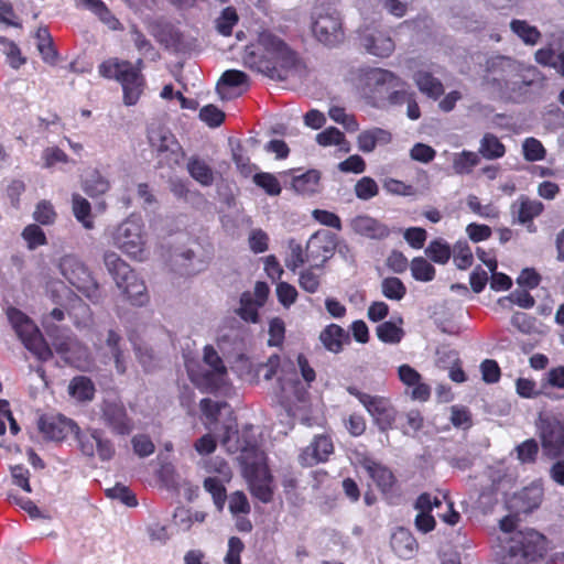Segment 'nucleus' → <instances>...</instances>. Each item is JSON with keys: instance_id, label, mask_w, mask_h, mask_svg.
<instances>
[{"instance_id": "nucleus-1", "label": "nucleus", "mask_w": 564, "mask_h": 564, "mask_svg": "<svg viewBox=\"0 0 564 564\" xmlns=\"http://www.w3.org/2000/svg\"><path fill=\"white\" fill-rule=\"evenodd\" d=\"M221 444L228 453H239L243 475L248 480L251 494L260 501L268 503L273 496L272 476L262 451L253 441L241 440L235 419L224 425Z\"/></svg>"}, {"instance_id": "nucleus-2", "label": "nucleus", "mask_w": 564, "mask_h": 564, "mask_svg": "<svg viewBox=\"0 0 564 564\" xmlns=\"http://www.w3.org/2000/svg\"><path fill=\"white\" fill-rule=\"evenodd\" d=\"M243 63L270 78L283 80L296 67L299 56L282 39L263 31L259 34L257 45L246 47Z\"/></svg>"}, {"instance_id": "nucleus-3", "label": "nucleus", "mask_w": 564, "mask_h": 564, "mask_svg": "<svg viewBox=\"0 0 564 564\" xmlns=\"http://www.w3.org/2000/svg\"><path fill=\"white\" fill-rule=\"evenodd\" d=\"M264 379L270 380L278 376L282 392L286 398L291 395L302 401L307 393V388L315 381L316 373L307 358L299 354L296 360L285 358L281 361L279 355H272L267 364Z\"/></svg>"}, {"instance_id": "nucleus-4", "label": "nucleus", "mask_w": 564, "mask_h": 564, "mask_svg": "<svg viewBox=\"0 0 564 564\" xmlns=\"http://www.w3.org/2000/svg\"><path fill=\"white\" fill-rule=\"evenodd\" d=\"M532 83L519 76L518 65L512 58L494 56L487 59L485 84L500 98L522 102Z\"/></svg>"}, {"instance_id": "nucleus-5", "label": "nucleus", "mask_w": 564, "mask_h": 564, "mask_svg": "<svg viewBox=\"0 0 564 564\" xmlns=\"http://www.w3.org/2000/svg\"><path fill=\"white\" fill-rule=\"evenodd\" d=\"M546 538L534 529L499 536L497 557L500 564H531L546 551Z\"/></svg>"}, {"instance_id": "nucleus-6", "label": "nucleus", "mask_w": 564, "mask_h": 564, "mask_svg": "<svg viewBox=\"0 0 564 564\" xmlns=\"http://www.w3.org/2000/svg\"><path fill=\"white\" fill-rule=\"evenodd\" d=\"M100 76L107 79H116L122 86L123 100L127 106H133L140 99L144 87V78L139 67L129 61L116 57L104 61L98 66Z\"/></svg>"}, {"instance_id": "nucleus-7", "label": "nucleus", "mask_w": 564, "mask_h": 564, "mask_svg": "<svg viewBox=\"0 0 564 564\" xmlns=\"http://www.w3.org/2000/svg\"><path fill=\"white\" fill-rule=\"evenodd\" d=\"M104 262L113 278L117 286L122 291L131 304L142 306L149 301L147 286L130 265L116 252L107 251L104 254Z\"/></svg>"}, {"instance_id": "nucleus-8", "label": "nucleus", "mask_w": 564, "mask_h": 564, "mask_svg": "<svg viewBox=\"0 0 564 564\" xmlns=\"http://www.w3.org/2000/svg\"><path fill=\"white\" fill-rule=\"evenodd\" d=\"M205 371H196L191 361H186L187 373L192 382L202 391L215 393L228 389V370L217 350L207 345L204 348Z\"/></svg>"}, {"instance_id": "nucleus-9", "label": "nucleus", "mask_w": 564, "mask_h": 564, "mask_svg": "<svg viewBox=\"0 0 564 564\" xmlns=\"http://www.w3.org/2000/svg\"><path fill=\"white\" fill-rule=\"evenodd\" d=\"M437 509V517L445 523L455 525L459 522L460 514L454 509V502L449 500L447 492H438L435 496L422 494L415 501V509L419 513L415 518V527L423 533L431 532L435 528V519L430 513Z\"/></svg>"}, {"instance_id": "nucleus-10", "label": "nucleus", "mask_w": 564, "mask_h": 564, "mask_svg": "<svg viewBox=\"0 0 564 564\" xmlns=\"http://www.w3.org/2000/svg\"><path fill=\"white\" fill-rule=\"evenodd\" d=\"M7 316L15 334L29 351L41 361L52 358V349L29 316L15 307L8 308Z\"/></svg>"}, {"instance_id": "nucleus-11", "label": "nucleus", "mask_w": 564, "mask_h": 564, "mask_svg": "<svg viewBox=\"0 0 564 564\" xmlns=\"http://www.w3.org/2000/svg\"><path fill=\"white\" fill-rule=\"evenodd\" d=\"M113 246L130 258L143 260L147 239L140 217L131 216L122 221L112 232Z\"/></svg>"}, {"instance_id": "nucleus-12", "label": "nucleus", "mask_w": 564, "mask_h": 564, "mask_svg": "<svg viewBox=\"0 0 564 564\" xmlns=\"http://www.w3.org/2000/svg\"><path fill=\"white\" fill-rule=\"evenodd\" d=\"M63 276L91 302L100 299V289L88 268L73 254L64 256L59 261Z\"/></svg>"}, {"instance_id": "nucleus-13", "label": "nucleus", "mask_w": 564, "mask_h": 564, "mask_svg": "<svg viewBox=\"0 0 564 564\" xmlns=\"http://www.w3.org/2000/svg\"><path fill=\"white\" fill-rule=\"evenodd\" d=\"M312 31L318 42L334 46L343 41L341 18L336 10L317 7L312 14Z\"/></svg>"}, {"instance_id": "nucleus-14", "label": "nucleus", "mask_w": 564, "mask_h": 564, "mask_svg": "<svg viewBox=\"0 0 564 564\" xmlns=\"http://www.w3.org/2000/svg\"><path fill=\"white\" fill-rule=\"evenodd\" d=\"M347 392L358 399L381 431L391 429L397 412L387 398L365 393L354 386L347 387Z\"/></svg>"}, {"instance_id": "nucleus-15", "label": "nucleus", "mask_w": 564, "mask_h": 564, "mask_svg": "<svg viewBox=\"0 0 564 564\" xmlns=\"http://www.w3.org/2000/svg\"><path fill=\"white\" fill-rule=\"evenodd\" d=\"M538 429L544 454L551 458L564 455V420L555 415L541 414Z\"/></svg>"}, {"instance_id": "nucleus-16", "label": "nucleus", "mask_w": 564, "mask_h": 564, "mask_svg": "<svg viewBox=\"0 0 564 564\" xmlns=\"http://www.w3.org/2000/svg\"><path fill=\"white\" fill-rule=\"evenodd\" d=\"M101 420L116 435H129L134 430V422L121 401L105 400L101 404Z\"/></svg>"}, {"instance_id": "nucleus-17", "label": "nucleus", "mask_w": 564, "mask_h": 564, "mask_svg": "<svg viewBox=\"0 0 564 564\" xmlns=\"http://www.w3.org/2000/svg\"><path fill=\"white\" fill-rule=\"evenodd\" d=\"M360 45L371 55L388 57L394 51V42L390 35L377 26H365L358 32Z\"/></svg>"}, {"instance_id": "nucleus-18", "label": "nucleus", "mask_w": 564, "mask_h": 564, "mask_svg": "<svg viewBox=\"0 0 564 564\" xmlns=\"http://www.w3.org/2000/svg\"><path fill=\"white\" fill-rule=\"evenodd\" d=\"M53 345L56 352L59 354L67 364L82 370L89 369L91 365L90 354L76 338L72 336L56 338Z\"/></svg>"}, {"instance_id": "nucleus-19", "label": "nucleus", "mask_w": 564, "mask_h": 564, "mask_svg": "<svg viewBox=\"0 0 564 564\" xmlns=\"http://www.w3.org/2000/svg\"><path fill=\"white\" fill-rule=\"evenodd\" d=\"M337 245V237L335 234L327 230H318L311 236L306 243L307 257L312 259L315 267H323V264L333 257Z\"/></svg>"}, {"instance_id": "nucleus-20", "label": "nucleus", "mask_w": 564, "mask_h": 564, "mask_svg": "<svg viewBox=\"0 0 564 564\" xmlns=\"http://www.w3.org/2000/svg\"><path fill=\"white\" fill-rule=\"evenodd\" d=\"M39 430L48 440L63 441L77 430V425L64 415L47 414L40 417Z\"/></svg>"}, {"instance_id": "nucleus-21", "label": "nucleus", "mask_w": 564, "mask_h": 564, "mask_svg": "<svg viewBox=\"0 0 564 564\" xmlns=\"http://www.w3.org/2000/svg\"><path fill=\"white\" fill-rule=\"evenodd\" d=\"M350 227L355 234L370 239H383L390 234L384 224L368 215H359L352 218Z\"/></svg>"}, {"instance_id": "nucleus-22", "label": "nucleus", "mask_w": 564, "mask_h": 564, "mask_svg": "<svg viewBox=\"0 0 564 564\" xmlns=\"http://www.w3.org/2000/svg\"><path fill=\"white\" fill-rule=\"evenodd\" d=\"M362 467L383 494L392 490L395 484V477L388 467L371 458H365L362 460Z\"/></svg>"}, {"instance_id": "nucleus-23", "label": "nucleus", "mask_w": 564, "mask_h": 564, "mask_svg": "<svg viewBox=\"0 0 564 564\" xmlns=\"http://www.w3.org/2000/svg\"><path fill=\"white\" fill-rule=\"evenodd\" d=\"M319 340L326 350L339 354L350 343V336L339 325L329 324L321 332Z\"/></svg>"}, {"instance_id": "nucleus-24", "label": "nucleus", "mask_w": 564, "mask_h": 564, "mask_svg": "<svg viewBox=\"0 0 564 564\" xmlns=\"http://www.w3.org/2000/svg\"><path fill=\"white\" fill-rule=\"evenodd\" d=\"M544 210V205L536 199L528 196H520L512 205V214L517 216L518 221L523 225H532L535 217Z\"/></svg>"}, {"instance_id": "nucleus-25", "label": "nucleus", "mask_w": 564, "mask_h": 564, "mask_svg": "<svg viewBox=\"0 0 564 564\" xmlns=\"http://www.w3.org/2000/svg\"><path fill=\"white\" fill-rule=\"evenodd\" d=\"M334 446L329 437L317 436L314 442L301 455V459L305 465H314L319 462L327 460L333 453Z\"/></svg>"}, {"instance_id": "nucleus-26", "label": "nucleus", "mask_w": 564, "mask_h": 564, "mask_svg": "<svg viewBox=\"0 0 564 564\" xmlns=\"http://www.w3.org/2000/svg\"><path fill=\"white\" fill-rule=\"evenodd\" d=\"M391 546L399 557L409 560L414 556L417 542L410 531L401 528L392 534Z\"/></svg>"}, {"instance_id": "nucleus-27", "label": "nucleus", "mask_w": 564, "mask_h": 564, "mask_svg": "<svg viewBox=\"0 0 564 564\" xmlns=\"http://www.w3.org/2000/svg\"><path fill=\"white\" fill-rule=\"evenodd\" d=\"M392 135L388 130L381 128H372L362 131L357 139L358 148L365 153L372 152L377 145H386L390 143Z\"/></svg>"}, {"instance_id": "nucleus-28", "label": "nucleus", "mask_w": 564, "mask_h": 564, "mask_svg": "<svg viewBox=\"0 0 564 564\" xmlns=\"http://www.w3.org/2000/svg\"><path fill=\"white\" fill-rule=\"evenodd\" d=\"M543 499V489L540 485H531L521 490L514 501L520 512L529 513L536 509Z\"/></svg>"}, {"instance_id": "nucleus-29", "label": "nucleus", "mask_w": 564, "mask_h": 564, "mask_svg": "<svg viewBox=\"0 0 564 564\" xmlns=\"http://www.w3.org/2000/svg\"><path fill=\"white\" fill-rule=\"evenodd\" d=\"M292 186L299 194L312 196L322 191L321 173L317 170H310L301 175L294 176Z\"/></svg>"}, {"instance_id": "nucleus-30", "label": "nucleus", "mask_w": 564, "mask_h": 564, "mask_svg": "<svg viewBox=\"0 0 564 564\" xmlns=\"http://www.w3.org/2000/svg\"><path fill=\"white\" fill-rule=\"evenodd\" d=\"M188 174L202 186H210L214 183V171L210 165L198 156H193L187 162Z\"/></svg>"}, {"instance_id": "nucleus-31", "label": "nucleus", "mask_w": 564, "mask_h": 564, "mask_svg": "<svg viewBox=\"0 0 564 564\" xmlns=\"http://www.w3.org/2000/svg\"><path fill=\"white\" fill-rule=\"evenodd\" d=\"M413 78L420 91L430 98L438 99L443 95V84L431 73L419 70L415 73Z\"/></svg>"}, {"instance_id": "nucleus-32", "label": "nucleus", "mask_w": 564, "mask_h": 564, "mask_svg": "<svg viewBox=\"0 0 564 564\" xmlns=\"http://www.w3.org/2000/svg\"><path fill=\"white\" fill-rule=\"evenodd\" d=\"M148 138L151 147L159 152H175V150L180 149L174 135L164 128L151 129Z\"/></svg>"}, {"instance_id": "nucleus-33", "label": "nucleus", "mask_w": 564, "mask_h": 564, "mask_svg": "<svg viewBox=\"0 0 564 564\" xmlns=\"http://www.w3.org/2000/svg\"><path fill=\"white\" fill-rule=\"evenodd\" d=\"M68 393L77 401H90L95 395V386L89 378L77 376L69 382Z\"/></svg>"}, {"instance_id": "nucleus-34", "label": "nucleus", "mask_w": 564, "mask_h": 564, "mask_svg": "<svg viewBox=\"0 0 564 564\" xmlns=\"http://www.w3.org/2000/svg\"><path fill=\"white\" fill-rule=\"evenodd\" d=\"M365 82L369 87H381L384 85L399 86L401 79L390 70L382 68H369L365 73Z\"/></svg>"}, {"instance_id": "nucleus-35", "label": "nucleus", "mask_w": 564, "mask_h": 564, "mask_svg": "<svg viewBox=\"0 0 564 564\" xmlns=\"http://www.w3.org/2000/svg\"><path fill=\"white\" fill-rule=\"evenodd\" d=\"M36 46L43 58L47 64H55L57 59V52L54 47L50 31L47 28H39L35 34Z\"/></svg>"}, {"instance_id": "nucleus-36", "label": "nucleus", "mask_w": 564, "mask_h": 564, "mask_svg": "<svg viewBox=\"0 0 564 564\" xmlns=\"http://www.w3.org/2000/svg\"><path fill=\"white\" fill-rule=\"evenodd\" d=\"M399 324L392 321H387L379 324L376 328L378 338L386 344H399L404 337L402 328V318L398 319Z\"/></svg>"}, {"instance_id": "nucleus-37", "label": "nucleus", "mask_w": 564, "mask_h": 564, "mask_svg": "<svg viewBox=\"0 0 564 564\" xmlns=\"http://www.w3.org/2000/svg\"><path fill=\"white\" fill-rule=\"evenodd\" d=\"M248 85V76L246 73L237 69L226 70L217 84V90L225 96L229 89H236Z\"/></svg>"}, {"instance_id": "nucleus-38", "label": "nucleus", "mask_w": 564, "mask_h": 564, "mask_svg": "<svg viewBox=\"0 0 564 564\" xmlns=\"http://www.w3.org/2000/svg\"><path fill=\"white\" fill-rule=\"evenodd\" d=\"M479 153L487 160H496L505 155L506 147L495 134L486 133L480 141Z\"/></svg>"}, {"instance_id": "nucleus-39", "label": "nucleus", "mask_w": 564, "mask_h": 564, "mask_svg": "<svg viewBox=\"0 0 564 564\" xmlns=\"http://www.w3.org/2000/svg\"><path fill=\"white\" fill-rule=\"evenodd\" d=\"M453 170L456 174H469L480 162L479 155L471 151H462L453 154Z\"/></svg>"}, {"instance_id": "nucleus-40", "label": "nucleus", "mask_w": 564, "mask_h": 564, "mask_svg": "<svg viewBox=\"0 0 564 564\" xmlns=\"http://www.w3.org/2000/svg\"><path fill=\"white\" fill-rule=\"evenodd\" d=\"M316 141L322 147L338 145L341 151H349V143L344 133L335 127H329L316 135Z\"/></svg>"}, {"instance_id": "nucleus-41", "label": "nucleus", "mask_w": 564, "mask_h": 564, "mask_svg": "<svg viewBox=\"0 0 564 564\" xmlns=\"http://www.w3.org/2000/svg\"><path fill=\"white\" fill-rule=\"evenodd\" d=\"M229 481L218 477H207L204 480V488L212 495L214 503L219 511L224 509L226 502L225 484Z\"/></svg>"}, {"instance_id": "nucleus-42", "label": "nucleus", "mask_w": 564, "mask_h": 564, "mask_svg": "<svg viewBox=\"0 0 564 564\" xmlns=\"http://www.w3.org/2000/svg\"><path fill=\"white\" fill-rule=\"evenodd\" d=\"M535 59L539 64L552 67L560 75L564 76V51L555 54L550 47L540 48L535 53Z\"/></svg>"}, {"instance_id": "nucleus-43", "label": "nucleus", "mask_w": 564, "mask_h": 564, "mask_svg": "<svg viewBox=\"0 0 564 564\" xmlns=\"http://www.w3.org/2000/svg\"><path fill=\"white\" fill-rule=\"evenodd\" d=\"M205 513L204 512H192L185 508H177L173 514L174 525L177 527L180 531H188L191 530L194 522H204Z\"/></svg>"}, {"instance_id": "nucleus-44", "label": "nucleus", "mask_w": 564, "mask_h": 564, "mask_svg": "<svg viewBox=\"0 0 564 564\" xmlns=\"http://www.w3.org/2000/svg\"><path fill=\"white\" fill-rule=\"evenodd\" d=\"M99 431L98 429H90L86 431H79V427L77 426V430H75L76 438L79 445V448L82 453L88 457H93L96 455V446H97V440L99 437Z\"/></svg>"}, {"instance_id": "nucleus-45", "label": "nucleus", "mask_w": 564, "mask_h": 564, "mask_svg": "<svg viewBox=\"0 0 564 564\" xmlns=\"http://www.w3.org/2000/svg\"><path fill=\"white\" fill-rule=\"evenodd\" d=\"M510 28L528 45H535L541 37L540 31L523 20H512Z\"/></svg>"}, {"instance_id": "nucleus-46", "label": "nucleus", "mask_w": 564, "mask_h": 564, "mask_svg": "<svg viewBox=\"0 0 564 564\" xmlns=\"http://www.w3.org/2000/svg\"><path fill=\"white\" fill-rule=\"evenodd\" d=\"M426 256L434 262L445 264L448 262L452 250L451 246L441 238L434 239L425 249Z\"/></svg>"}, {"instance_id": "nucleus-47", "label": "nucleus", "mask_w": 564, "mask_h": 564, "mask_svg": "<svg viewBox=\"0 0 564 564\" xmlns=\"http://www.w3.org/2000/svg\"><path fill=\"white\" fill-rule=\"evenodd\" d=\"M323 267H315L313 263L310 268L304 269L299 274V284L302 290L307 293H316L321 286L322 274L317 273L316 270H321Z\"/></svg>"}, {"instance_id": "nucleus-48", "label": "nucleus", "mask_w": 564, "mask_h": 564, "mask_svg": "<svg viewBox=\"0 0 564 564\" xmlns=\"http://www.w3.org/2000/svg\"><path fill=\"white\" fill-rule=\"evenodd\" d=\"M261 305L253 300L250 292H243L240 297V307L237 310L238 315L246 322L257 323L259 318L258 311Z\"/></svg>"}, {"instance_id": "nucleus-49", "label": "nucleus", "mask_w": 564, "mask_h": 564, "mask_svg": "<svg viewBox=\"0 0 564 564\" xmlns=\"http://www.w3.org/2000/svg\"><path fill=\"white\" fill-rule=\"evenodd\" d=\"M453 259L459 270H466L474 263V254L467 241H458L453 248Z\"/></svg>"}, {"instance_id": "nucleus-50", "label": "nucleus", "mask_w": 564, "mask_h": 564, "mask_svg": "<svg viewBox=\"0 0 564 564\" xmlns=\"http://www.w3.org/2000/svg\"><path fill=\"white\" fill-rule=\"evenodd\" d=\"M412 276L422 282H430L435 276V268L422 257H416L411 262Z\"/></svg>"}, {"instance_id": "nucleus-51", "label": "nucleus", "mask_w": 564, "mask_h": 564, "mask_svg": "<svg viewBox=\"0 0 564 564\" xmlns=\"http://www.w3.org/2000/svg\"><path fill=\"white\" fill-rule=\"evenodd\" d=\"M73 212L76 219L80 221L86 229H91L94 227V223L90 217L91 207L87 199L79 195H74Z\"/></svg>"}, {"instance_id": "nucleus-52", "label": "nucleus", "mask_w": 564, "mask_h": 564, "mask_svg": "<svg viewBox=\"0 0 564 564\" xmlns=\"http://www.w3.org/2000/svg\"><path fill=\"white\" fill-rule=\"evenodd\" d=\"M84 188L90 196H98L105 194L110 188V183L98 171H94L85 180Z\"/></svg>"}, {"instance_id": "nucleus-53", "label": "nucleus", "mask_w": 564, "mask_h": 564, "mask_svg": "<svg viewBox=\"0 0 564 564\" xmlns=\"http://www.w3.org/2000/svg\"><path fill=\"white\" fill-rule=\"evenodd\" d=\"M382 294L389 299L394 301H400L404 297L406 293V288L404 283L395 276H390L383 279L381 283Z\"/></svg>"}, {"instance_id": "nucleus-54", "label": "nucleus", "mask_w": 564, "mask_h": 564, "mask_svg": "<svg viewBox=\"0 0 564 564\" xmlns=\"http://www.w3.org/2000/svg\"><path fill=\"white\" fill-rule=\"evenodd\" d=\"M238 20L239 18L234 7L225 8L216 21L217 31L225 36L231 35L232 29L238 23Z\"/></svg>"}, {"instance_id": "nucleus-55", "label": "nucleus", "mask_w": 564, "mask_h": 564, "mask_svg": "<svg viewBox=\"0 0 564 564\" xmlns=\"http://www.w3.org/2000/svg\"><path fill=\"white\" fill-rule=\"evenodd\" d=\"M522 151L524 159L529 162L542 161L546 156V150L542 142L533 137L523 141Z\"/></svg>"}, {"instance_id": "nucleus-56", "label": "nucleus", "mask_w": 564, "mask_h": 564, "mask_svg": "<svg viewBox=\"0 0 564 564\" xmlns=\"http://www.w3.org/2000/svg\"><path fill=\"white\" fill-rule=\"evenodd\" d=\"M468 208L479 217L495 219L499 216L498 208L492 204L482 205L476 195H468L466 199Z\"/></svg>"}, {"instance_id": "nucleus-57", "label": "nucleus", "mask_w": 564, "mask_h": 564, "mask_svg": "<svg viewBox=\"0 0 564 564\" xmlns=\"http://www.w3.org/2000/svg\"><path fill=\"white\" fill-rule=\"evenodd\" d=\"M306 262H312V259L307 257V248L305 250L300 243L294 241L290 242V256L285 260V265L289 270L295 272L300 267Z\"/></svg>"}, {"instance_id": "nucleus-58", "label": "nucleus", "mask_w": 564, "mask_h": 564, "mask_svg": "<svg viewBox=\"0 0 564 564\" xmlns=\"http://www.w3.org/2000/svg\"><path fill=\"white\" fill-rule=\"evenodd\" d=\"M203 467L206 473L215 474V477L223 478L224 480L231 479V468L228 463L220 457L204 460Z\"/></svg>"}, {"instance_id": "nucleus-59", "label": "nucleus", "mask_w": 564, "mask_h": 564, "mask_svg": "<svg viewBox=\"0 0 564 564\" xmlns=\"http://www.w3.org/2000/svg\"><path fill=\"white\" fill-rule=\"evenodd\" d=\"M498 302L502 306H506V303L509 302L527 310L535 305L534 297L527 290H516L508 296L499 299Z\"/></svg>"}, {"instance_id": "nucleus-60", "label": "nucleus", "mask_w": 564, "mask_h": 564, "mask_svg": "<svg viewBox=\"0 0 564 564\" xmlns=\"http://www.w3.org/2000/svg\"><path fill=\"white\" fill-rule=\"evenodd\" d=\"M22 237L28 243L30 250H34L40 246L46 245V236L37 225H28L23 231Z\"/></svg>"}, {"instance_id": "nucleus-61", "label": "nucleus", "mask_w": 564, "mask_h": 564, "mask_svg": "<svg viewBox=\"0 0 564 564\" xmlns=\"http://www.w3.org/2000/svg\"><path fill=\"white\" fill-rule=\"evenodd\" d=\"M379 187L376 181L369 176L361 177L355 185V194L359 199L368 200L377 196Z\"/></svg>"}, {"instance_id": "nucleus-62", "label": "nucleus", "mask_w": 564, "mask_h": 564, "mask_svg": "<svg viewBox=\"0 0 564 564\" xmlns=\"http://www.w3.org/2000/svg\"><path fill=\"white\" fill-rule=\"evenodd\" d=\"M83 4L96 13L102 21L109 23L112 29H117L120 24L101 0H83Z\"/></svg>"}, {"instance_id": "nucleus-63", "label": "nucleus", "mask_w": 564, "mask_h": 564, "mask_svg": "<svg viewBox=\"0 0 564 564\" xmlns=\"http://www.w3.org/2000/svg\"><path fill=\"white\" fill-rule=\"evenodd\" d=\"M226 406L227 404L225 402H215L210 399H203L200 401V410L206 419L205 425L208 429H212V425L216 423L221 408Z\"/></svg>"}, {"instance_id": "nucleus-64", "label": "nucleus", "mask_w": 564, "mask_h": 564, "mask_svg": "<svg viewBox=\"0 0 564 564\" xmlns=\"http://www.w3.org/2000/svg\"><path fill=\"white\" fill-rule=\"evenodd\" d=\"M285 338V324L282 318L274 317L269 323L268 345L271 347H280Z\"/></svg>"}]
</instances>
